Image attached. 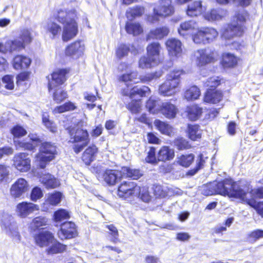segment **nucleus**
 <instances>
[{"mask_svg": "<svg viewBox=\"0 0 263 263\" xmlns=\"http://www.w3.org/2000/svg\"><path fill=\"white\" fill-rule=\"evenodd\" d=\"M29 137L30 141L28 142L14 140L16 146L28 150L33 149L40 143V140L36 135L30 134Z\"/></svg>", "mask_w": 263, "mask_h": 263, "instance_id": "393cba45", "label": "nucleus"}, {"mask_svg": "<svg viewBox=\"0 0 263 263\" xmlns=\"http://www.w3.org/2000/svg\"><path fill=\"white\" fill-rule=\"evenodd\" d=\"M77 12L75 9H60L53 17L44 24V28L50 37L59 36L62 31L61 26L55 22L57 20L63 25L62 39L67 42L73 38L78 33V24L76 21Z\"/></svg>", "mask_w": 263, "mask_h": 263, "instance_id": "f257e3e1", "label": "nucleus"}, {"mask_svg": "<svg viewBox=\"0 0 263 263\" xmlns=\"http://www.w3.org/2000/svg\"><path fill=\"white\" fill-rule=\"evenodd\" d=\"M198 28V24L195 21H189L182 23L178 29V31L180 35L184 37L192 35L193 38L195 34L194 31Z\"/></svg>", "mask_w": 263, "mask_h": 263, "instance_id": "a211bd4d", "label": "nucleus"}, {"mask_svg": "<svg viewBox=\"0 0 263 263\" xmlns=\"http://www.w3.org/2000/svg\"><path fill=\"white\" fill-rule=\"evenodd\" d=\"M189 137L192 140L196 141L201 138L202 130L197 124H189L187 126Z\"/></svg>", "mask_w": 263, "mask_h": 263, "instance_id": "4c0bfd02", "label": "nucleus"}, {"mask_svg": "<svg viewBox=\"0 0 263 263\" xmlns=\"http://www.w3.org/2000/svg\"><path fill=\"white\" fill-rule=\"evenodd\" d=\"M2 81L5 85V87L7 89L12 90L14 88V85L13 77L10 75H6L2 78Z\"/></svg>", "mask_w": 263, "mask_h": 263, "instance_id": "338daca9", "label": "nucleus"}, {"mask_svg": "<svg viewBox=\"0 0 263 263\" xmlns=\"http://www.w3.org/2000/svg\"><path fill=\"white\" fill-rule=\"evenodd\" d=\"M245 186H249V190H246V193L248 194L247 197L249 199L263 198V187L252 189L250 184L248 183H242Z\"/></svg>", "mask_w": 263, "mask_h": 263, "instance_id": "a19ab883", "label": "nucleus"}, {"mask_svg": "<svg viewBox=\"0 0 263 263\" xmlns=\"http://www.w3.org/2000/svg\"><path fill=\"white\" fill-rule=\"evenodd\" d=\"M6 53L19 52L25 48V46L18 38L9 40L5 42Z\"/></svg>", "mask_w": 263, "mask_h": 263, "instance_id": "cd10ccee", "label": "nucleus"}, {"mask_svg": "<svg viewBox=\"0 0 263 263\" xmlns=\"http://www.w3.org/2000/svg\"><path fill=\"white\" fill-rule=\"evenodd\" d=\"M161 47L158 42H154L147 47V56L152 58V61L155 63L161 62L160 52Z\"/></svg>", "mask_w": 263, "mask_h": 263, "instance_id": "bb28decb", "label": "nucleus"}, {"mask_svg": "<svg viewBox=\"0 0 263 263\" xmlns=\"http://www.w3.org/2000/svg\"><path fill=\"white\" fill-rule=\"evenodd\" d=\"M186 112L190 120L195 121L201 116L202 109L197 105H192L187 107Z\"/></svg>", "mask_w": 263, "mask_h": 263, "instance_id": "e433bc0d", "label": "nucleus"}, {"mask_svg": "<svg viewBox=\"0 0 263 263\" xmlns=\"http://www.w3.org/2000/svg\"><path fill=\"white\" fill-rule=\"evenodd\" d=\"M194 156L192 154L182 155L177 158V163L181 166L187 167L193 163Z\"/></svg>", "mask_w": 263, "mask_h": 263, "instance_id": "49530a36", "label": "nucleus"}, {"mask_svg": "<svg viewBox=\"0 0 263 263\" xmlns=\"http://www.w3.org/2000/svg\"><path fill=\"white\" fill-rule=\"evenodd\" d=\"M67 98V94L66 91L61 89V88H58L55 90V91L53 93V98L54 101L57 103H59L62 101H64Z\"/></svg>", "mask_w": 263, "mask_h": 263, "instance_id": "13d9d810", "label": "nucleus"}, {"mask_svg": "<svg viewBox=\"0 0 263 263\" xmlns=\"http://www.w3.org/2000/svg\"><path fill=\"white\" fill-rule=\"evenodd\" d=\"M205 9L200 1H196L190 4L186 9V14L190 17L197 16L202 14Z\"/></svg>", "mask_w": 263, "mask_h": 263, "instance_id": "a878e982", "label": "nucleus"}, {"mask_svg": "<svg viewBox=\"0 0 263 263\" xmlns=\"http://www.w3.org/2000/svg\"><path fill=\"white\" fill-rule=\"evenodd\" d=\"M58 235L61 240L71 239L78 235L76 224L69 221L63 223L61 226V229L58 232Z\"/></svg>", "mask_w": 263, "mask_h": 263, "instance_id": "f8f14e48", "label": "nucleus"}, {"mask_svg": "<svg viewBox=\"0 0 263 263\" xmlns=\"http://www.w3.org/2000/svg\"><path fill=\"white\" fill-rule=\"evenodd\" d=\"M247 195H248V194H247L246 193L245 197L247 199H248L249 200H253V201L254 202V205H252L251 204H250L248 202H245L246 203H247L248 204H249V205H250L251 206L254 208L256 210L257 213L261 217H263V201L262 202H259L257 203L255 200H254L253 199H249V198H248L247 197Z\"/></svg>", "mask_w": 263, "mask_h": 263, "instance_id": "69168bd1", "label": "nucleus"}, {"mask_svg": "<svg viewBox=\"0 0 263 263\" xmlns=\"http://www.w3.org/2000/svg\"><path fill=\"white\" fill-rule=\"evenodd\" d=\"M172 190V189H162L161 186L158 185L155 187L154 192L156 195L161 197H165L170 196Z\"/></svg>", "mask_w": 263, "mask_h": 263, "instance_id": "052dcab7", "label": "nucleus"}, {"mask_svg": "<svg viewBox=\"0 0 263 263\" xmlns=\"http://www.w3.org/2000/svg\"><path fill=\"white\" fill-rule=\"evenodd\" d=\"M174 12V7L171 0H161L159 6L153 9V14L147 16V21L151 23L158 22L160 18H164L172 15Z\"/></svg>", "mask_w": 263, "mask_h": 263, "instance_id": "0eeeda50", "label": "nucleus"}, {"mask_svg": "<svg viewBox=\"0 0 263 263\" xmlns=\"http://www.w3.org/2000/svg\"><path fill=\"white\" fill-rule=\"evenodd\" d=\"M122 167L121 170H106L103 174V179L105 182L109 185H114L118 181L124 178Z\"/></svg>", "mask_w": 263, "mask_h": 263, "instance_id": "4be33fe9", "label": "nucleus"}, {"mask_svg": "<svg viewBox=\"0 0 263 263\" xmlns=\"http://www.w3.org/2000/svg\"><path fill=\"white\" fill-rule=\"evenodd\" d=\"M141 102L140 99L133 100L127 105V108L133 114H137L141 110Z\"/></svg>", "mask_w": 263, "mask_h": 263, "instance_id": "603ef678", "label": "nucleus"}, {"mask_svg": "<svg viewBox=\"0 0 263 263\" xmlns=\"http://www.w3.org/2000/svg\"><path fill=\"white\" fill-rule=\"evenodd\" d=\"M224 82V80L219 77H213L209 78L204 85L209 87H216Z\"/></svg>", "mask_w": 263, "mask_h": 263, "instance_id": "864d4df0", "label": "nucleus"}, {"mask_svg": "<svg viewBox=\"0 0 263 263\" xmlns=\"http://www.w3.org/2000/svg\"><path fill=\"white\" fill-rule=\"evenodd\" d=\"M214 60V53L209 49L197 50L192 56V61L199 67L213 62Z\"/></svg>", "mask_w": 263, "mask_h": 263, "instance_id": "9d476101", "label": "nucleus"}, {"mask_svg": "<svg viewBox=\"0 0 263 263\" xmlns=\"http://www.w3.org/2000/svg\"><path fill=\"white\" fill-rule=\"evenodd\" d=\"M122 172L124 178L129 177L133 179H138L142 176L140 170L131 169L127 167H122Z\"/></svg>", "mask_w": 263, "mask_h": 263, "instance_id": "de8ad7c7", "label": "nucleus"}, {"mask_svg": "<svg viewBox=\"0 0 263 263\" xmlns=\"http://www.w3.org/2000/svg\"><path fill=\"white\" fill-rule=\"evenodd\" d=\"M98 152V148L95 145H91L84 152L82 160L86 165H89L93 161Z\"/></svg>", "mask_w": 263, "mask_h": 263, "instance_id": "473e14b6", "label": "nucleus"}, {"mask_svg": "<svg viewBox=\"0 0 263 263\" xmlns=\"http://www.w3.org/2000/svg\"><path fill=\"white\" fill-rule=\"evenodd\" d=\"M67 71L65 69H58L54 71L49 79L48 89L50 91L62 85L66 80Z\"/></svg>", "mask_w": 263, "mask_h": 263, "instance_id": "ddd939ff", "label": "nucleus"}, {"mask_svg": "<svg viewBox=\"0 0 263 263\" xmlns=\"http://www.w3.org/2000/svg\"><path fill=\"white\" fill-rule=\"evenodd\" d=\"M17 38L21 41V42L26 47L32 41V32L29 29H23L21 30L19 36Z\"/></svg>", "mask_w": 263, "mask_h": 263, "instance_id": "37998d69", "label": "nucleus"}, {"mask_svg": "<svg viewBox=\"0 0 263 263\" xmlns=\"http://www.w3.org/2000/svg\"><path fill=\"white\" fill-rule=\"evenodd\" d=\"M217 31L212 27H202L195 33L193 40L195 44L205 45L212 42L218 36Z\"/></svg>", "mask_w": 263, "mask_h": 263, "instance_id": "1a4fd4ad", "label": "nucleus"}, {"mask_svg": "<svg viewBox=\"0 0 263 263\" xmlns=\"http://www.w3.org/2000/svg\"><path fill=\"white\" fill-rule=\"evenodd\" d=\"M69 142L76 143L73 146L74 152L78 154L88 144L89 139L86 130L73 127L69 129Z\"/></svg>", "mask_w": 263, "mask_h": 263, "instance_id": "39448f33", "label": "nucleus"}, {"mask_svg": "<svg viewBox=\"0 0 263 263\" xmlns=\"http://www.w3.org/2000/svg\"><path fill=\"white\" fill-rule=\"evenodd\" d=\"M243 33V27L240 25H236L235 22L229 24L222 28L221 30L222 37L230 39L234 36H241Z\"/></svg>", "mask_w": 263, "mask_h": 263, "instance_id": "9b49d317", "label": "nucleus"}, {"mask_svg": "<svg viewBox=\"0 0 263 263\" xmlns=\"http://www.w3.org/2000/svg\"><path fill=\"white\" fill-rule=\"evenodd\" d=\"M31 63V59L23 55H17L12 60V65L13 68L17 70L26 69L29 68Z\"/></svg>", "mask_w": 263, "mask_h": 263, "instance_id": "b1692460", "label": "nucleus"}, {"mask_svg": "<svg viewBox=\"0 0 263 263\" xmlns=\"http://www.w3.org/2000/svg\"><path fill=\"white\" fill-rule=\"evenodd\" d=\"M125 30L127 33L134 36L139 35L143 32L141 25L137 22H127Z\"/></svg>", "mask_w": 263, "mask_h": 263, "instance_id": "58836bf2", "label": "nucleus"}, {"mask_svg": "<svg viewBox=\"0 0 263 263\" xmlns=\"http://www.w3.org/2000/svg\"><path fill=\"white\" fill-rule=\"evenodd\" d=\"M62 196V194L60 192L47 194L45 201L42 204L43 211H47L51 206L57 205L61 202Z\"/></svg>", "mask_w": 263, "mask_h": 263, "instance_id": "aec40b11", "label": "nucleus"}, {"mask_svg": "<svg viewBox=\"0 0 263 263\" xmlns=\"http://www.w3.org/2000/svg\"><path fill=\"white\" fill-rule=\"evenodd\" d=\"M48 219L43 216H38L33 218L29 223V229L31 232H34L37 230L42 229L43 227L47 225Z\"/></svg>", "mask_w": 263, "mask_h": 263, "instance_id": "72a5a7b5", "label": "nucleus"}, {"mask_svg": "<svg viewBox=\"0 0 263 263\" xmlns=\"http://www.w3.org/2000/svg\"><path fill=\"white\" fill-rule=\"evenodd\" d=\"M184 96L188 101L197 100L200 96V90L196 86H192L186 90Z\"/></svg>", "mask_w": 263, "mask_h": 263, "instance_id": "79ce46f5", "label": "nucleus"}, {"mask_svg": "<svg viewBox=\"0 0 263 263\" xmlns=\"http://www.w3.org/2000/svg\"><path fill=\"white\" fill-rule=\"evenodd\" d=\"M223 98V95L221 91L208 90L204 97V101L206 103L216 104L219 102Z\"/></svg>", "mask_w": 263, "mask_h": 263, "instance_id": "2f4dec72", "label": "nucleus"}, {"mask_svg": "<svg viewBox=\"0 0 263 263\" xmlns=\"http://www.w3.org/2000/svg\"><path fill=\"white\" fill-rule=\"evenodd\" d=\"M159 112L167 119H171L176 117L178 112V109L173 104L170 102H165L161 103Z\"/></svg>", "mask_w": 263, "mask_h": 263, "instance_id": "5701e85b", "label": "nucleus"}, {"mask_svg": "<svg viewBox=\"0 0 263 263\" xmlns=\"http://www.w3.org/2000/svg\"><path fill=\"white\" fill-rule=\"evenodd\" d=\"M160 105L157 101L151 98L146 102V107L149 112L156 114L159 112Z\"/></svg>", "mask_w": 263, "mask_h": 263, "instance_id": "8fccbe9b", "label": "nucleus"}, {"mask_svg": "<svg viewBox=\"0 0 263 263\" xmlns=\"http://www.w3.org/2000/svg\"><path fill=\"white\" fill-rule=\"evenodd\" d=\"M106 228L109 230V234L111 236L110 241L114 243L119 241V233L117 229L112 224L107 225Z\"/></svg>", "mask_w": 263, "mask_h": 263, "instance_id": "bf43d9fd", "label": "nucleus"}, {"mask_svg": "<svg viewBox=\"0 0 263 263\" xmlns=\"http://www.w3.org/2000/svg\"><path fill=\"white\" fill-rule=\"evenodd\" d=\"M42 121L44 125L52 133L57 131V127L55 124L49 118V115L47 114H43L42 115Z\"/></svg>", "mask_w": 263, "mask_h": 263, "instance_id": "6e6d98bb", "label": "nucleus"}, {"mask_svg": "<svg viewBox=\"0 0 263 263\" xmlns=\"http://www.w3.org/2000/svg\"><path fill=\"white\" fill-rule=\"evenodd\" d=\"M131 65L125 62H122L118 66V70L120 72H125L118 76V80L119 82L123 83L126 88H122L121 93L125 96H129L133 99L136 96L138 97H145L148 95L150 89L147 86H142L141 88L134 87L132 88L133 84L140 82L146 83L160 78L162 76L161 72L147 73L144 76H139L137 71L128 72L130 69Z\"/></svg>", "mask_w": 263, "mask_h": 263, "instance_id": "f03ea898", "label": "nucleus"}, {"mask_svg": "<svg viewBox=\"0 0 263 263\" xmlns=\"http://www.w3.org/2000/svg\"><path fill=\"white\" fill-rule=\"evenodd\" d=\"M174 145L176 147L178 150L187 149L191 147L189 142L183 138H178L176 139L174 141Z\"/></svg>", "mask_w": 263, "mask_h": 263, "instance_id": "5fc2aeb1", "label": "nucleus"}, {"mask_svg": "<svg viewBox=\"0 0 263 263\" xmlns=\"http://www.w3.org/2000/svg\"><path fill=\"white\" fill-rule=\"evenodd\" d=\"M50 244H52L51 246L47 250V252L49 254L61 253L64 252L66 248L65 245L58 242L55 239L52 243H50Z\"/></svg>", "mask_w": 263, "mask_h": 263, "instance_id": "a18cd8bd", "label": "nucleus"}, {"mask_svg": "<svg viewBox=\"0 0 263 263\" xmlns=\"http://www.w3.org/2000/svg\"><path fill=\"white\" fill-rule=\"evenodd\" d=\"M246 190H249V186H245L242 183L234 182L231 179H226L219 182H214L204 187L203 194L206 196L218 194L223 196L238 198L243 202H248L254 205L253 200H249L245 197Z\"/></svg>", "mask_w": 263, "mask_h": 263, "instance_id": "7ed1b4c3", "label": "nucleus"}, {"mask_svg": "<svg viewBox=\"0 0 263 263\" xmlns=\"http://www.w3.org/2000/svg\"><path fill=\"white\" fill-rule=\"evenodd\" d=\"M183 73V71L179 69L170 71L166 76V81L159 86V93L164 97L174 95L178 91L180 76Z\"/></svg>", "mask_w": 263, "mask_h": 263, "instance_id": "20e7f679", "label": "nucleus"}, {"mask_svg": "<svg viewBox=\"0 0 263 263\" xmlns=\"http://www.w3.org/2000/svg\"><path fill=\"white\" fill-rule=\"evenodd\" d=\"M145 13L144 7L140 5H136L129 7L126 11V17L129 20H133L137 17L142 16Z\"/></svg>", "mask_w": 263, "mask_h": 263, "instance_id": "7c9ffc66", "label": "nucleus"}, {"mask_svg": "<svg viewBox=\"0 0 263 263\" xmlns=\"http://www.w3.org/2000/svg\"><path fill=\"white\" fill-rule=\"evenodd\" d=\"M165 45L170 56L179 57L181 55L182 43L179 40L175 38L170 39L167 40Z\"/></svg>", "mask_w": 263, "mask_h": 263, "instance_id": "412c9836", "label": "nucleus"}, {"mask_svg": "<svg viewBox=\"0 0 263 263\" xmlns=\"http://www.w3.org/2000/svg\"><path fill=\"white\" fill-rule=\"evenodd\" d=\"M169 32V29L167 27L157 28L150 32L148 35V39H161L166 36Z\"/></svg>", "mask_w": 263, "mask_h": 263, "instance_id": "ea45409f", "label": "nucleus"}, {"mask_svg": "<svg viewBox=\"0 0 263 263\" xmlns=\"http://www.w3.org/2000/svg\"><path fill=\"white\" fill-rule=\"evenodd\" d=\"M227 14V12L226 10L222 9H214L210 11L206 12L204 15V17L206 20L210 22L219 21L226 16Z\"/></svg>", "mask_w": 263, "mask_h": 263, "instance_id": "c756f323", "label": "nucleus"}, {"mask_svg": "<svg viewBox=\"0 0 263 263\" xmlns=\"http://www.w3.org/2000/svg\"><path fill=\"white\" fill-rule=\"evenodd\" d=\"M40 182L47 189H54L58 187L60 183L59 180L50 174H45L40 177Z\"/></svg>", "mask_w": 263, "mask_h": 263, "instance_id": "c85d7f7f", "label": "nucleus"}, {"mask_svg": "<svg viewBox=\"0 0 263 263\" xmlns=\"http://www.w3.org/2000/svg\"><path fill=\"white\" fill-rule=\"evenodd\" d=\"M29 185L24 178L18 179L11 186V195L14 198H19L28 190Z\"/></svg>", "mask_w": 263, "mask_h": 263, "instance_id": "dca6fc26", "label": "nucleus"}, {"mask_svg": "<svg viewBox=\"0 0 263 263\" xmlns=\"http://www.w3.org/2000/svg\"><path fill=\"white\" fill-rule=\"evenodd\" d=\"M238 59L233 54L225 53L222 55V64L226 67H232L237 64Z\"/></svg>", "mask_w": 263, "mask_h": 263, "instance_id": "c03bdc74", "label": "nucleus"}, {"mask_svg": "<svg viewBox=\"0 0 263 263\" xmlns=\"http://www.w3.org/2000/svg\"><path fill=\"white\" fill-rule=\"evenodd\" d=\"M11 131L15 138L21 137L27 134L26 130L23 127L19 125L14 126Z\"/></svg>", "mask_w": 263, "mask_h": 263, "instance_id": "0e129e2a", "label": "nucleus"}, {"mask_svg": "<svg viewBox=\"0 0 263 263\" xmlns=\"http://www.w3.org/2000/svg\"><path fill=\"white\" fill-rule=\"evenodd\" d=\"M158 64L152 61V58H150L148 56L147 57L144 56L139 60V67L142 69L149 68Z\"/></svg>", "mask_w": 263, "mask_h": 263, "instance_id": "09e8293b", "label": "nucleus"}, {"mask_svg": "<svg viewBox=\"0 0 263 263\" xmlns=\"http://www.w3.org/2000/svg\"><path fill=\"white\" fill-rule=\"evenodd\" d=\"M248 15L247 12L245 10H242V11L237 12L235 15V18L237 21V22L235 23L236 24H241L244 27L243 23L246 22Z\"/></svg>", "mask_w": 263, "mask_h": 263, "instance_id": "680f3d73", "label": "nucleus"}, {"mask_svg": "<svg viewBox=\"0 0 263 263\" xmlns=\"http://www.w3.org/2000/svg\"><path fill=\"white\" fill-rule=\"evenodd\" d=\"M129 51V47L127 45L121 44L119 45L116 51V56L119 59L126 56Z\"/></svg>", "mask_w": 263, "mask_h": 263, "instance_id": "4d7b16f0", "label": "nucleus"}, {"mask_svg": "<svg viewBox=\"0 0 263 263\" xmlns=\"http://www.w3.org/2000/svg\"><path fill=\"white\" fill-rule=\"evenodd\" d=\"M141 187L134 182L127 181L122 182L118 190V196L128 202H132L139 198Z\"/></svg>", "mask_w": 263, "mask_h": 263, "instance_id": "423d86ee", "label": "nucleus"}, {"mask_svg": "<svg viewBox=\"0 0 263 263\" xmlns=\"http://www.w3.org/2000/svg\"><path fill=\"white\" fill-rule=\"evenodd\" d=\"M39 210V206L37 204L31 202H22L17 205L16 212L20 217L25 218Z\"/></svg>", "mask_w": 263, "mask_h": 263, "instance_id": "f3484780", "label": "nucleus"}, {"mask_svg": "<svg viewBox=\"0 0 263 263\" xmlns=\"http://www.w3.org/2000/svg\"><path fill=\"white\" fill-rule=\"evenodd\" d=\"M154 124L156 128L162 134L171 136L174 133L173 127L166 122L159 120H156L154 121Z\"/></svg>", "mask_w": 263, "mask_h": 263, "instance_id": "f704fd0d", "label": "nucleus"}, {"mask_svg": "<svg viewBox=\"0 0 263 263\" xmlns=\"http://www.w3.org/2000/svg\"><path fill=\"white\" fill-rule=\"evenodd\" d=\"M43 196V193L41 188L36 186L33 188L30 194V199L35 202Z\"/></svg>", "mask_w": 263, "mask_h": 263, "instance_id": "e2e57ef3", "label": "nucleus"}, {"mask_svg": "<svg viewBox=\"0 0 263 263\" xmlns=\"http://www.w3.org/2000/svg\"><path fill=\"white\" fill-rule=\"evenodd\" d=\"M70 217L68 211L64 209H59L54 213V220L55 222H60Z\"/></svg>", "mask_w": 263, "mask_h": 263, "instance_id": "3c124183", "label": "nucleus"}, {"mask_svg": "<svg viewBox=\"0 0 263 263\" xmlns=\"http://www.w3.org/2000/svg\"><path fill=\"white\" fill-rule=\"evenodd\" d=\"M13 161L15 167L21 172H26L30 168V160L26 153H22L15 155Z\"/></svg>", "mask_w": 263, "mask_h": 263, "instance_id": "2eb2a0df", "label": "nucleus"}, {"mask_svg": "<svg viewBox=\"0 0 263 263\" xmlns=\"http://www.w3.org/2000/svg\"><path fill=\"white\" fill-rule=\"evenodd\" d=\"M261 238H263V230H257L252 232L249 235L248 240L251 242H254Z\"/></svg>", "mask_w": 263, "mask_h": 263, "instance_id": "774afa93", "label": "nucleus"}, {"mask_svg": "<svg viewBox=\"0 0 263 263\" xmlns=\"http://www.w3.org/2000/svg\"><path fill=\"white\" fill-rule=\"evenodd\" d=\"M57 154L55 145L49 142L43 143L40 148V152L36 156L40 166L43 168L46 164L52 160Z\"/></svg>", "mask_w": 263, "mask_h": 263, "instance_id": "6e6552de", "label": "nucleus"}, {"mask_svg": "<svg viewBox=\"0 0 263 263\" xmlns=\"http://www.w3.org/2000/svg\"><path fill=\"white\" fill-rule=\"evenodd\" d=\"M175 156L174 151L168 146H164L161 148L158 154L159 161H165L172 160Z\"/></svg>", "mask_w": 263, "mask_h": 263, "instance_id": "c9c22d12", "label": "nucleus"}, {"mask_svg": "<svg viewBox=\"0 0 263 263\" xmlns=\"http://www.w3.org/2000/svg\"><path fill=\"white\" fill-rule=\"evenodd\" d=\"M35 244L40 247L48 246L54 240L53 235L48 231H44L36 234L34 236Z\"/></svg>", "mask_w": 263, "mask_h": 263, "instance_id": "6ab92c4d", "label": "nucleus"}, {"mask_svg": "<svg viewBox=\"0 0 263 263\" xmlns=\"http://www.w3.org/2000/svg\"><path fill=\"white\" fill-rule=\"evenodd\" d=\"M84 43L82 41H78L71 43L66 47L65 54L73 59H78L84 54Z\"/></svg>", "mask_w": 263, "mask_h": 263, "instance_id": "4468645a", "label": "nucleus"}]
</instances>
